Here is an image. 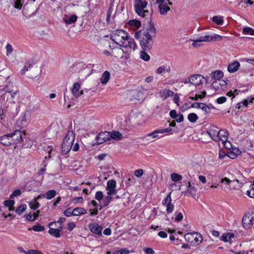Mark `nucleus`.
Instances as JSON below:
<instances>
[{
  "instance_id": "f257e3e1",
  "label": "nucleus",
  "mask_w": 254,
  "mask_h": 254,
  "mask_svg": "<svg viewBox=\"0 0 254 254\" xmlns=\"http://www.w3.org/2000/svg\"><path fill=\"white\" fill-rule=\"evenodd\" d=\"M156 34V29L153 24H150L148 27L136 32L134 37L139 40L142 49L149 50L153 44V39Z\"/></svg>"
},
{
  "instance_id": "f03ea898",
  "label": "nucleus",
  "mask_w": 254,
  "mask_h": 254,
  "mask_svg": "<svg viewBox=\"0 0 254 254\" xmlns=\"http://www.w3.org/2000/svg\"><path fill=\"white\" fill-rule=\"evenodd\" d=\"M74 139V132L72 130H68L63 140L62 145V151L63 154H65L71 150Z\"/></svg>"
},
{
  "instance_id": "7ed1b4c3",
  "label": "nucleus",
  "mask_w": 254,
  "mask_h": 254,
  "mask_svg": "<svg viewBox=\"0 0 254 254\" xmlns=\"http://www.w3.org/2000/svg\"><path fill=\"white\" fill-rule=\"evenodd\" d=\"M111 36L112 41L121 47L124 45L125 42L129 37L128 34L123 30H116L113 31Z\"/></svg>"
},
{
  "instance_id": "20e7f679",
  "label": "nucleus",
  "mask_w": 254,
  "mask_h": 254,
  "mask_svg": "<svg viewBox=\"0 0 254 254\" xmlns=\"http://www.w3.org/2000/svg\"><path fill=\"white\" fill-rule=\"evenodd\" d=\"M222 39V37L216 34L208 35L204 36H201L198 39L192 40L193 43L192 46L193 47H198L202 45L203 42H210L211 41H219Z\"/></svg>"
},
{
  "instance_id": "39448f33",
  "label": "nucleus",
  "mask_w": 254,
  "mask_h": 254,
  "mask_svg": "<svg viewBox=\"0 0 254 254\" xmlns=\"http://www.w3.org/2000/svg\"><path fill=\"white\" fill-rule=\"evenodd\" d=\"M134 9L136 13L142 17H145L149 14V11L145 10L148 2L144 0H133Z\"/></svg>"
},
{
  "instance_id": "423d86ee",
  "label": "nucleus",
  "mask_w": 254,
  "mask_h": 254,
  "mask_svg": "<svg viewBox=\"0 0 254 254\" xmlns=\"http://www.w3.org/2000/svg\"><path fill=\"white\" fill-rule=\"evenodd\" d=\"M220 183L223 185L221 186V189L226 191L231 190H237L240 187L238 180H231L225 177L221 179Z\"/></svg>"
},
{
  "instance_id": "0eeeda50",
  "label": "nucleus",
  "mask_w": 254,
  "mask_h": 254,
  "mask_svg": "<svg viewBox=\"0 0 254 254\" xmlns=\"http://www.w3.org/2000/svg\"><path fill=\"white\" fill-rule=\"evenodd\" d=\"M204 77L200 74H193L190 76L188 79L184 81L185 84H189V86L191 88V90L195 88L196 86L203 84Z\"/></svg>"
},
{
  "instance_id": "6e6552de",
  "label": "nucleus",
  "mask_w": 254,
  "mask_h": 254,
  "mask_svg": "<svg viewBox=\"0 0 254 254\" xmlns=\"http://www.w3.org/2000/svg\"><path fill=\"white\" fill-rule=\"evenodd\" d=\"M185 239L192 246H196L200 244L203 240L200 235L191 233H188L186 234Z\"/></svg>"
},
{
  "instance_id": "1a4fd4ad",
  "label": "nucleus",
  "mask_w": 254,
  "mask_h": 254,
  "mask_svg": "<svg viewBox=\"0 0 254 254\" xmlns=\"http://www.w3.org/2000/svg\"><path fill=\"white\" fill-rule=\"evenodd\" d=\"M9 134L13 145H16L21 142L23 140V136L25 135L24 132L19 130H16L14 132L10 133Z\"/></svg>"
},
{
  "instance_id": "9d476101",
  "label": "nucleus",
  "mask_w": 254,
  "mask_h": 254,
  "mask_svg": "<svg viewBox=\"0 0 254 254\" xmlns=\"http://www.w3.org/2000/svg\"><path fill=\"white\" fill-rule=\"evenodd\" d=\"M171 192H170L162 201L163 205L166 207V212L168 214L173 212L174 205L172 203Z\"/></svg>"
},
{
  "instance_id": "9b49d317",
  "label": "nucleus",
  "mask_w": 254,
  "mask_h": 254,
  "mask_svg": "<svg viewBox=\"0 0 254 254\" xmlns=\"http://www.w3.org/2000/svg\"><path fill=\"white\" fill-rule=\"evenodd\" d=\"M96 141L98 144H101L111 139V136L109 131H104L100 132L96 138Z\"/></svg>"
},
{
  "instance_id": "f8f14e48",
  "label": "nucleus",
  "mask_w": 254,
  "mask_h": 254,
  "mask_svg": "<svg viewBox=\"0 0 254 254\" xmlns=\"http://www.w3.org/2000/svg\"><path fill=\"white\" fill-rule=\"evenodd\" d=\"M127 48L129 52H134L137 48V45L133 38L128 37L125 42L124 45L121 46Z\"/></svg>"
},
{
  "instance_id": "ddd939ff",
  "label": "nucleus",
  "mask_w": 254,
  "mask_h": 254,
  "mask_svg": "<svg viewBox=\"0 0 254 254\" xmlns=\"http://www.w3.org/2000/svg\"><path fill=\"white\" fill-rule=\"evenodd\" d=\"M228 133L225 129H221L219 131H218L217 134V137H218V139L215 140V141L219 142L221 141L222 143L224 144V146H226L227 144V142L226 141L228 139ZM228 143H230L229 142H228Z\"/></svg>"
},
{
  "instance_id": "4468645a",
  "label": "nucleus",
  "mask_w": 254,
  "mask_h": 254,
  "mask_svg": "<svg viewBox=\"0 0 254 254\" xmlns=\"http://www.w3.org/2000/svg\"><path fill=\"white\" fill-rule=\"evenodd\" d=\"M116 182L114 180H111L108 181L106 187V190L107 191V195H112L117 193Z\"/></svg>"
},
{
  "instance_id": "2eb2a0df",
  "label": "nucleus",
  "mask_w": 254,
  "mask_h": 254,
  "mask_svg": "<svg viewBox=\"0 0 254 254\" xmlns=\"http://www.w3.org/2000/svg\"><path fill=\"white\" fill-rule=\"evenodd\" d=\"M0 144L7 147L13 145L9 133L4 134L0 137Z\"/></svg>"
},
{
  "instance_id": "dca6fc26",
  "label": "nucleus",
  "mask_w": 254,
  "mask_h": 254,
  "mask_svg": "<svg viewBox=\"0 0 254 254\" xmlns=\"http://www.w3.org/2000/svg\"><path fill=\"white\" fill-rule=\"evenodd\" d=\"M240 66V63L237 60L229 63L228 65L227 70L229 73H234L238 70Z\"/></svg>"
},
{
  "instance_id": "f3484780",
  "label": "nucleus",
  "mask_w": 254,
  "mask_h": 254,
  "mask_svg": "<svg viewBox=\"0 0 254 254\" xmlns=\"http://www.w3.org/2000/svg\"><path fill=\"white\" fill-rule=\"evenodd\" d=\"M89 228L91 232L97 235H101L103 228L97 223H91L89 225Z\"/></svg>"
},
{
  "instance_id": "a211bd4d",
  "label": "nucleus",
  "mask_w": 254,
  "mask_h": 254,
  "mask_svg": "<svg viewBox=\"0 0 254 254\" xmlns=\"http://www.w3.org/2000/svg\"><path fill=\"white\" fill-rule=\"evenodd\" d=\"M128 28L136 30L139 29L141 25V22L136 19H131L129 20L126 24Z\"/></svg>"
},
{
  "instance_id": "6ab92c4d",
  "label": "nucleus",
  "mask_w": 254,
  "mask_h": 254,
  "mask_svg": "<svg viewBox=\"0 0 254 254\" xmlns=\"http://www.w3.org/2000/svg\"><path fill=\"white\" fill-rule=\"evenodd\" d=\"M206 132L213 140L215 141L218 139V138L217 137L218 128L217 127L213 126H210L207 129Z\"/></svg>"
},
{
  "instance_id": "aec40b11",
  "label": "nucleus",
  "mask_w": 254,
  "mask_h": 254,
  "mask_svg": "<svg viewBox=\"0 0 254 254\" xmlns=\"http://www.w3.org/2000/svg\"><path fill=\"white\" fill-rule=\"evenodd\" d=\"M172 130V128L170 127H168L167 128H162L156 129L151 133H150L147 134L148 136H151L153 138H155L158 137V133H164L165 132H168Z\"/></svg>"
},
{
  "instance_id": "412c9836",
  "label": "nucleus",
  "mask_w": 254,
  "mask_h": 254,
  "mask_svg": "<svg viewBox=\"0 0 254 254\" xmlns=\"http://www.w3.org/2000/svg\"><path fill=\"white\" fill-rule=\"evenodd\" d=\"M253 217L245 215L242 220L243 225L245 228L248 229L250 226L253 225Z\"/></svg>"
},
{
  "instance_id": "4be33fe9",
  "label": "nucleus",
  "mask_w": 254,
  "mask_h": 254,
  "mask_svg": "<svg viewBox=\"0 0 254 254\" xmlns=\"http://www.w3.org/2000/svg\"><path fill=\"white\" fill-rule=\"evenodd\" d=\"M80 88V85L79 84V83L76 82V83H74L73 88H72V94H73V95L76 98L78 97L79 96H80L81 95H82L83 94L82 91L79 90Z\"/></svg>"
},
{
  "instance_id": "5701e85b",
  "label": "nucleus",
  "mask_w": 254,
  "mask_h": 254,
  "mask_svg": "<svg viewBox=\"0 0 254 254\" xmlns=\"http://www.w3.org/2000/svg\"><path fill=\"white\" fill-rule=\"evenodd\" d=\"M111 56L116 58H121L124 56V51L120 48H116L112 50Z\"/></svg>"
},
{
  "instance_id": "b1692460",
  "label": "nucleus",
  "mask_w": 254,
  "mask_h": 254,
  "mask_svg": "<svg viewBox=\"0 0 254 254\" xmlns=\"http://www.w3.org/2000/svg\"><path fill=\"white\" fill-rule=\"evenodd\" d=\"M77 19V17L75 14H72L70 16H68L67 15H64L63 18L64 21L66 24H71L72 23H74L76 21Z\"/></svg>"
},
{
  "instance_id": "393cba45",
  "label": "nucleus",
  "mask_w": 254,
  "mask_h": 254,
  "mask_svg": "<svg viewBox=\"0 0 254 254\" xmlns=\"http://www.w3.org/2000/svg\"><path fill=\"white\" fill-rule=\"evenodd\" d=\"M171 71V67L164 65L159 67L156 70V73L158 74H164L165 73H170Z\"/></svg>"
},
{
  "instance_id": "a878e982",
  "label": "nucleus",
  "mask_w": 254,
  "mask_h": 254,
  "mask_svg": "<svg viewBox=\"0 0 254 254\" xmlns=\"http://www.w3.org/2000/svg\"><path fill=\"white\" fill-rule=\"evenodd\" d=\"M54 224V222H51L49 223V225L50 227V230L48 231V233L52 236H55L56 238H59L61 236L60 235V230L59 229H54L51 227Z\"/></svg>"
},
{
  "instance_id": "bb28decb",
  "label": "nucleus",
  "mask_w": 254,
  "mask_h": 254,
  "mask_svg": "<svg viewBox=\"0 0 254 254\" xmlns=\"http://www.w3.org/2000/svg\"><path fill=\"white\" fill-rule=\"evenodd\" d=\"M196 191L197 188L194 186H192L190 183L189 182L188 183L187 192L189 193L193 198H195L196 196Z\"/></svg>"
},
{
  "instance_id": "cd10ccee",
  "label": "nucleus",
  "mask_w": 254,
  "mask_h": 254,
  "mask_svg": "<svg viewBox=\"0 0 254 254\" xmlns=\"http://www.w3.org/2000/svg\"><path fill=\"white\" fill-rule=\"evenodd\" d=\"M110 73L108 71H105L102 74L100 78V81L103 84H106L110 78Z\"/></svg>"
},
{
  "instance_id": "c85d7f7f",
  "label": "nucleus",
  "mask_w": 254,
  "mask_h": 254,
  "mask_svg": "<svg viewBox=\"0 0 254 254\" xmlns=\"http://www.w3.org/2000/svg\"><path fill=\"white\" fill-rule=\"evenodd\" d=\"M110 135L111 136V139H113L115 140H120L122 138V134L119 131H113L109 132Z\"/></svg>"
},
{
  "instance_id": "c756f323",
  "label": "nucleus",
  "mask_w": 254,
  "mask_h": 254,
  "mask_svg": "<svg viewBox=\"0 0 254 254\" xmlns=\"http://www.w3.org/2000/svg\"><path fill=\"white\" fill-rule=\"evenodd\" d=\"M57 192L56 190H51L47 191L45 194H43V197H45L47 199L50 200L53 198L56 195Z\"/></svg>"
},
{
  "instance_id": "7c9ffc66",
  "label": "nucleus",
  "mask_w": 254,
  "mask_h": 254,
  "mask_svg": "<svg viewBox=\"0 0 254 254\" xmlns=\"http://www.w3.org/2000/svg\"><path fill=\"white\" fill-rule=\"evenodd\" d=\"M86 213V210L82 207H76L72 211V215L74 216H79L80 215L85 214Z\"/></svg>"
},
{
  "instance_id": "2f4dec72",
  "label": "nucleus",
  "mask_w": 254,
  "mask_h": 254,
  "mask_svg": "<svg viewBox=\"0 0 254 254\" xmlns=\"http://www.w3.org/2000/svg\"><path fill=\"white\" fill-rule=\"evenodd\" d=\"M159 9L160 13L162 15H165L170 10V8L165 3L159 4Z\"/></svg>"
},
{
  "instance_id": "473e14b6",
  "label": "nucleus",
  "mask_w": 254,
  "mask_h": 254,
  "mask_svg": "<svg viewBox=\"0 0 254 254\" xmlns=\"http://www.w3.org/2000/svg\"><path fill=\"white\" fill-rule=\"evenodd\" d=\"M223 72L220 70H216L211 73V77L215 80H219L223 76Z\"/></svg>"
},
{
  "instance_id": "72a5a7b5",
  "label": "nucleus",
  "mask_w": 254,
  "mask_h": 254,
  "mask_svg": "<svg viewBox=\"0 0 254 254\" xmlns=\"http://www.w3.org/2000/svg\"><path fill=\"white\" fill-rule=\"evenodd\" d=\"M234 238V234L233 233H227L223 234L221 237L220 240L225 242H230L232 238Z\"/></svg>"
},
{
  "instance_id": "f704fd0d",
  "label": "nucleus",
  "mask_w": 254,
  "mask_h": 254,
  "mask_svg": "<svg viewBox=\"0 0 254 254\" xmlns=\"http://www.w3.org/2000/svg\"><path fill=\"white\" fill-rule=\"evenodd\" d=\"M174 92L169 89H165L160 92L161 96L164 99H166L169 96L174 95Z\"/></svg>"
},
{
  "instance_id": "c9c22d12",
  "label": "nucleus",
  "mask_w": 254,
  "mask_h": 254,
  "mask_svg": "<svg viewBox=\"0 0 254 254\" xmlns=\"http://www.w3.org/2000/svg\"><path fill=\"white\" fill-rule=\"evenodd\" d=\"M14 201L12 200H5L4 201V205L6 207H8L9 211L14 210Z\"/></svg>"
},
{
  "instance_id": "e433bc0d",
  "label": "nucleus",
  "mask_w": 254,
  "mask_h": 254,
  "mask_svg": "<svg viewBox=\"0 0 254 254\" xmlns=\"http://www.w3.org/2000/svg\"><path fill=\"white\" fill-rule=\"evenodd\" d=\"M145 50H142L140 52L139 55H140V58L141 59L145 61H149L150 60V56L147 53L145 52Z\"/></svg>"
},
{
  "instance_id": "4c0bfd02",
  "label": "nucleus",
  "mask_w": 254,
  "mask_h": 254,
  "mask_svg": "<svg viewBox=\"0 0 254 254\" xmlns=\"http://www.w3.org/2000/svg\"><path fill=\"white\" fill-rule=\"evenodd\" d=\"M27 206L26 204H21L15 210V212L18 214L20 215L22 214L25 210L26 209Z\"/></svg>"
},
{
  "instance_id": "58836bf2",
  "label": "nucleus",
  "mask_w": 254,
  "mask_h": 254,
  "mask_svg": "<svg viewBox=\"0 0 254 254\" xmlns=\"http://www.w3.org/2000/svg\"><path fill=\"white\" fill-rule=\"evenodd\" d=\"M29 206L31 208V209L33 210H35L40 206V204L38 202V201L33 199V200L29 202Z\"/></svg>"
},
{
  "instance_id": "ea45409f",
  "label": "nucleus",
  "mask_w": 254,
  "mask_h": 254,
  "mask_svg": "<svg viewBox=\"0 0 254 254\" xmlns=\"http://www.w3.org/2000/svg\"><path fill=\"white\" fill-rule=\"evenodd\" d=\"M243 33L245 35L254 36V29L251 27H245L243 29Z\"/></svg>"
},
{
  "instance_id": "a19ab883",
  "label": "nucleus",
  "mask_w": 254,
  "mask_h": 254,
  "mask_svg": "<svg viewBox=\"0 0 254 254\" xmlns=\"http://www.w3.org/2000/svg\"><path fill=\"white\" fill-rule=\"evenodd\" d=\"M198 117L195 113H190L188 115V119L189 121L191 123H195Z\"/></svg>"
},
{
  "instance_id": "79ce46f5",
  "label": "nucleus",
  "mask_w": 254,
  "mask_h": 254,
  "mask_svg": "<svg viewBox=\"0 0 254 254\" xmlns=\"http://www.w3.org/2000/svg\"><path fill=\"white\" fill-rule=\"evenodd\" d=\"M14 1V7L15 8L20 9L24 3V0H13Z\"/></svg>"
},
{
  "instance_id": "37998d69",
  "label": "nucleus",
  "mask_w": 254,
  "mask_h": 254,
  "mask_svg": "<svg viewBox=\"0 0 254 254\" xmlns=\"http://www.w3.org/2000/svg\"><path fill=\"white\" fill-rule=\"evenodd\" d=\"M33 68V65L30 63H26L24 67V68L21 70V73L23 74L25 73L26 71L28 70H31Z\"/></svg>"
},
{
  "instance_id": "c03bdc74",
  "label": "nucleus",
  "mask_w": 254,
  "mask_h": 254,
  "mask_svg": "<svg viewBox=\"0 0 254 254\" xmlns=\"http://www.w3.org/2000/svg\"><path fill=\"white\" fill-rule=\"evenodd\" d=\"M171 179L174 182H178L182 179V177L180 175L177 173H173L171 175Z\"/></svg>"
},
{
  "instance_id": "a18cd8bd",
  "label": "nucleus",
  "mask_w": 254,
  "mask_h": 254,
  "mask_svg": "<svg viewBox=\"0 0 254 254\" xmlns=\"http://www.w3.org/2000/svg\"><path fill=\"white\" fill-rule=\"evenodd\" d=\"M212 20L218 25H221L223 22L222 16H214L212 17Z\"/></svg>"
},
{
  "instance_id": "49530a36",
  "label": "nucleus",
  "mask_w": 254,
  "mask_h": 254,
  "mask_svg": "<svg viewBox=\"0 0 254 254\" xmlns=\"http://www.w3.org/2000/svg\"><path fill=\"white\" fill-rule=\"evenodd\" d=\"M129 253V250L127 248L122 249L118 250H116L113 252V254H128Z\"/></svg>"
},
{
  "instance_id": "de8ad7c7",
  "label": "nucleus",
  "mask_w": 254,
  "mask_h": 254,
  "mask_svg": "<svg viewBox=\"0 0 254 254\" xmlns=\"http://www.w3.org/2000/svg\"><path fill=\"white\" fill-rule=\"evenodd\" d=\"M112 199V197H111V195H108V196H106L103 199V206H108L110 202L111 201Z\"/></svg>"
},
{
  "instance_id": "09e8293b",
  "label": "nucleus",
  "mask_w": 254,
  "mask_h": 254,
  "mask_svg": "<svg viewBox=\"0 0 254 254\" xmlns=\"http://www.w3.org/2000/svg\"><path fill=\"white\" fill-rule=\"evenodd\" d=\"M131 94L133 96H135L133 98H130V100H140V99H139V97L141 95H142V93L141 92H133L131 93Z\"/></svg>"
},
{
  "instance_id": "8fccbe9b",
  "label": "nucleus",
  "mask_w": 254,
  "mask_h": 254,
  "mask_svg": "<svg viewBox=\"0 0 254 254\" xmlns=\"http://www.w3.org/2000/svg\"><path fill=\"white\" fill-rule=\"evenodd\" d=\"M103 193L101 191H97L95 193V198L98 201H101L103 198Z\"/></svg>"
},
{
  "instance_id": "3c124183",
  "label": "nucleus",
  "mask_w": 254,
  "mask_h": 254,
  "mask_svg": "<svg viewBox=\"0 0 254 254\" xmlns=\"http://www.w3.org/2000/svg\"><path fill=\"white\" fill-rule=\"evenodd\" d=\"M32 229L36 232H42L44 230L45 228L43 226H41L40 225H37L33 226L32 227Z\"/></svg>"
},
{
  "instance_id": "603ef678",
  "label": "nucleus",
  "mask_w": 254,
  "mask_h": 254,
  "mask_svg": "<svg viewBox=\"0 0 254 254\" xmlns=\"http://www.w3.org/2000/svg\"><path fill=\"white\" fill-rule=\"evenodd\" d=\"M200 108L206 114L210 112V108L205 104L201 103Z\"/></svg>"
},
{
  "instance_id": "864d4df0",
  "label": "nucleus",
  "mask_w": 254,
  "mask_h": 254,
  "mask_svg": "<svg viewBox=\"0 0 254 254\" xmlns=\"http://www.w3.org/2000/svg\"><path fill=\"white\" fill-rule=\"evenodd\" d=\"M5 49L6 51V55L9 56L12 52L13 49L12 46L9 44H7L5 47Z\"/></svg>"
},
{
  "instance_id": "5fc2aeb1",
  "label": "nucleus",
  "mask_w": 254,
  "mask_h": 254,
  "mask_svg": "<svg viewBox=\"0 0 254 254\" xmlns=\"http://www.w3.org/2000/svg\"><path fill=\"white\" fill-rule=\"evenodd\" d=\"M21 191L20 190L17 189L15 190H14L12 192V193L10 195V198H13L14 197L19 196L21 194Z\"/></svg>"
},
{
  "instance_id": "6e6d98bb",
  "label": "nucleus",
  "mask_w": 254,
  "mask_h": 254,
  "mask_svg": "<svg viewBox=\"0 0 254 254\" xmlns=\"http://www.w3.org/2000/svg\"><path fill=\"white\" fill-rule=\"evenodd\" d=\"M176 216L175 217V221L177 222H179L181 221L183 218V215L182 212H176Z\"/></svg>"
},
{
  "instance_id": "4d7b16f0",
  "label": "nucleus",
  "mask_w": 254,
  "mask_h": 254,
  "mask_svg": "<svg viewBox=\"0 0 254 254\" xmlns=\"http://www.w3.org/2000/svg\"><path fill=\"white\" fill-rule=\"evenodd\" d=\"M206 93L205 91H203L201 92V94H196L195 95V96L194 97V98H195V100H197L198 99H202L203 97H205Z\"/></svg>"
},
{
  "instance_id": "13d9d810",
  "label": "nucleus",
  "mask_w": 254,
  "mask_h": 254,
  "mask_svg": "<svg viewBox=\"0 0 254 254\" xmlns=\"http://www.w3.org/2000/svg\"><path fill=\"white\" fill-rule=\"evenodd\" d=\"M134 175L137 177H140L143 174V171L142 169H140L136 170L134 171Z\"/></svg>"
},
{
  "instance_id": "bf43d9fd",
  "label": "nucleus",
  "mask_w": 254,
  "mask_h": 254,
  "mask_svg": "<svg viewBox=\"0 0 254 254\" xmlns=\"http://www.w3.org/2000/svg\"><path fill=\"white\" fill-rule=\"evenodd\" d=\"M227 100L226 97L222 96L217 99L216 102L218 104H221L225 103Z\"/></svg>"
},
{
  "instance_id": "052dcab7",
  "label": "nucleus",
  "mask_w": 254,
  "mask_h": 254,
  "mask_svg": "<svg viewBox=\"0 0 254 254\" xmlns=\"http://www.w3.org/2000/svg\"><path fill=\"white\" fill-rule=\"evenodd\" d=\"M143 251L146 254H154V250L151 248H145Z\"/></svg>"
},
{
  "instance_id": "680f3d73",
  "label": "nucleus",
  "mask_w": 254,
  "mask_h": 254,
  "mask_svg": "<svg viewBox=\"0 0 254 254\" xmlns=\"http://www.w3.org/2000/svg\"><path fill=\"white\" fill-rule=\"evenodd\" d=\"M21 126H25L27 124V123L28 122V119H27V116L25 114L24 115V116L22 118V119L21 120Z\"/></svg>"
},
{
  "instance_id": "e2e57ef3",
  "label": "nucleus",
  "mask_w": 254,
  "mask_h": 254,
  "mask_svg": "<svg viewBox=\"0 0 254 254\" xmlns=\"http://www.w3.org/2000/svg\"><path fill=\"white\" fill-rule=\"evenodd\" d=\"M178 114H177V112L176 110H171L170 112V116L172 118L175 119L177 118V116Z\"/></svg>"
},
{
  "instance_id": "0e129e2a",
  "label": "nucleus",
  "mask_w": 254,
  "mask_h": 254,
  "mask_svg": "<svg viewBox=\"0 0 254 254\" xmlns=\"http://www.w3.org/2000/svg\"><path fill=\"white\" fill-rule=\"evenodd\" d=\"M158 236L162 238H166L167 237V234L164 231H160L158 234Z\"/></svg>"
},
{
  "instance_id": "69168bd1",
  "label": "nucleus",
  "mask_w": 254,
  "mask_h": 254,
  "mask_svg": "<svg viewBox=\"0 0 254 254\" xmlns=\"http://www.w3.org/2000/svg\"><path fill=\"white\" fill-rule=\"evenodd\" d=\"M176 121L178 123L182 122L184 120L183 115L182 114H178L177 116V118H175Z\"/></svg>"
},
{
  "instance_id": "338daca9",
  "label": "nucleus",
  "mask_w": 254,
  "mask_h": 254,
  "mask_svg": "<svg viewBox=\"0 0 254 254\" xmlns=\"http://www.w3.org/2000/svg\"><path fill=\"white\" fill-rule=\"evenodd\" d=\"M201 103L195 102L191 104L190 107L193 108H200Z\"/></svg>"
},
{
  "instance_id": "774afa93",
  "label": "nucleus",
  "mask_w": 254,
  "mask_h": 254,
  "mask_svg": "<svg viewBox=\"0 0 254 254\" xmlns=\"http://www.w3.org/2000/svg\"><path fill=\"white\" fill-rule=\"evenodd\" d=\"M198 179L203 184H205L206 183V178L204 176H199Z\"/></svg>"
}]
</instances>
